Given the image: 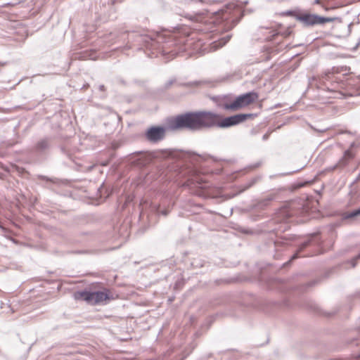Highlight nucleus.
<instances>
[{"mask_svg": "<svg viewBox=\"0 0 360 360\" xmlns=\"http://www.w3.org/2000/svg\"><path fill=\"white\" fill-rule=\"evenodd\" d=\"M75 297L76 299L82 300L91 304H99L108 298V294L102 291L78 292L75 293Z\"/></svg>", "mask_w": 360, "mask_h": 360, "instance_id": "obj_4", "label": "nucleus"}, {"mask_svg": "<svg viewBox=\"0 0 360 360\" xmlns=\"http://www.w3.org/2000/svg\"><path fill=\"white\" fill-rule=\"evenodd\" d=\"M360 215V207L344 214V219H350Z\"/></svg>", "mask_w": 360, "mask_h": 360, "instance_id": "obj_10", "label": "nucleus"}, {"mask_svg": "<svg viewBox=\"0 0 360 360\" xmlns=\"http://www.w3.org/2000/svg\"><path fill=\"white\" fill-rule=\"evenodd\" d=\"M257 98L258 94L257 93L253 91L248 92L238 96L232 103L224 104V108L233 111L237 110L253 103Z\"/></svg>", "mask_w": 360, "mask_h": 360, "instance_id": "obj_2", "label": "nucleus"}, {"mask_svg": "<svg viewBox=\"0 0 360 360\" xmlns=\"http://www.w3.org/2000/svg\"><path fill=\"white\" fill-rule=\"evenodd\" d=\"M280 214L285 216L287 218L291 216V213H290V211L286 208H283V210H281L280 212Z\"/></svg>", "mask_w": 360, "mask_h": 360, "instance_id": "obj_12", "label": "nucleus"}, {"mask_svg": "<svg viewBox=\"0 0 360 360\" xmlns=\"http://www.w3.org/2000/svg\"><path fill=\"white\" fill-rule=\"evenodd\" d=\"M337 18L322 17L316 15V25H322L325 23L333 22Z\"/></svg>", "mask_w": 360, "mask_h": 360, "instance_id": "obj_9", "label": "nucleus"}, {"mask_svg": "<svg viewBox=\"0 0 360 360\" xmlns=\"http://www.w3.org/2000/svg\"><path fill=\"white\" fill-rule=\"evenodd\" d=\"M162 213V214H164V215H167V212L166 211H163Z\"/></svg>", "mask_w": 360, "mask_h": 360, "instance_id": "obj_17", "label": "nucleus"}, {"mask_svg": "<svg viewBox=\"0 0 360 360\" xmlns=\"http://www.w3.org/2000/svg\"><path fill=\"white\" fill-rule=\"evenodd\" d=\"M295 17L304 26H309L315 24V15L310 14L306 11L296 12Z\"/></svg>", "mask_w": 360, "mask_h": 360, "instance_id": "obj_7", "label": "nucleus"}, {"mask_svg": "<svg viewBox=\"0 0 360 360\" xmlns=\"http://www.w3.org/2000/svg\"><path fill=\"white\" fill-rule=\"evenodd\" d=\"M307 245V243H304L302 244V247L300 248V250H302V248H304V247H306Z\"/></svg>", "mask_w": 360, "mask_h": 360, "instance_id": "obj_16", "label": "nucleus"}, {"mask_svg": "<svg viewBox=\"0 0 360 360\" xmlns=\"http://www.w3.org/2000/svg\"><path fill=\"white\" fill-rule=\"evenodd\" d=\"M216 113L207 111L188 112L172 119L168 128L176 130L186 128L191 130H199L202 128L212 127L217 123Z\"/></svg>", "mask_w": 360, "mask_h": 360, "instance_id": "obj_1", "label": "nucleus"}, {"mask_svg": "<svg viewBox=\"0 0 360 360\" xmlns=\"http://www.w3.org/2000/svg\"><path fill=\"white\" fill-rule=\"evenodd\" d=\"M230 39H231V36L228 34V35L225 36L224 37L220 39L219 41H214L211 45V49L212 51H216L219 48L224 46L230 40Z\"/></svg>", "mask_w": 360, "mask_h": 360, "instance_id": "obj_8", "label": "nucleus"}, {"mask_svg": "<svg viewBox=\"0 0 360 360\" xmlns=\"http://www.w3.org/2000/svg\"><path fill=\"white\" fill-rule=\"evenodd\" d=\"M186 17L188 18L190 20L195 22H201L202 19V15L200 14L194 15H188Z\"/></svg>", "mask_w": 360, "mask_h": 360, "instance_id": "obj_11", "label": "nucleus"}, {"mask_svg": "<svg viewBox=\"0 0 360 360\" xmlns=\"http://www.w3.org/2000/svg\"><path fill=\"white\" fill-rule=\"evenodd\" d=\"M260 32L262 34V37L260 39L264 40H272L276 35L281 34L284 37H288L291 34V30L288 29L285 31H282L281 28L278 30H271L269 28L261 27Z\"/></svg>", "mask_w": 360, "mask_h": 360, "instance_id": "obj_5", "label": "nucleus"}, {"mask_svg": "<svg viewBox=\"0 0 360 360\" xmlns=\"http://www.w3.org/2000/svg\"><path fill=\"white\" fill-rule=\"evenodd\" d=\"M352 158H353L352 153L350 151L347 150L345 152L344 158L342 161H345L347 159H351Z\"/></svg>", "mask_w": 360, "mask_h": 360, "instance_id": "obj_13", "label": "nucleus"}, {"mask_svg": "<svg viewBox=\"0 0 360 360\" xmlns=\"http://www.w3.org/2000/svg\"><path fill=\"white\" fill-rule=\"evenodd\" d=\"M357 259H360V253L354 258L352 260V265L353 267H354L356 266V262L355 260Z\"/></svg>", "mask_w": 360, "mask_h": 360, "instance_id": "obj_14", "label": "nucleus"}, {"mask_svg": "<svg viewBox=\"0 0 360 360\" xmlns=\"http://www.w3.org/2000/svg\"><path fill=\"white\" fill-rule=\"evenodd\" d=\"M165 129L164 127H153L148 130L146 136L149 141H158L165 137Z\"/></svg>", "mask_w": 360, "mask_h": 360, "instance_id": "obj_6", "label": "nucleus"}, {"mask_svg": "<svg viewBox=\"0 0 360 360\" xmlns=\"http://www.w3.org/2000/svg\"><path fill=\"white\" fill-rule=\"evenodd\" d=\"M316 4H319V0H316Z\"/></svg>", "mask_w": 360, "mask_h": 360, "instance_id": "obj_19", "label": "nucleus"}, {"mask_svg": "<svg viewBox=\"0 0 360 360\" xmlns=\"http://www.w3.org/2000/svg\"><path fill=\"white\" fill-rule=\"evenodd\" d=\"M297 257H298V255H297V253H296V254H295V255L292 257L291 259H296V258H297Z\"/></svg>", "mask_w": 360, "mask_h": 360, "instance_id": "obj_15", "label": "nucleus"}, {"mask_svg": "<svg viewBox=\"0 0 360 360\" xmlns=\"http://www.w3.org/2000/svg\"><path fill=\"white\" fill-rule=\"evenodd\" d=\"M216 116L217 117V120L214 127L217 126L221 128H227L243 122L248 118L252 117L253 115L238 114L231 117H225L222 120H221V117L219 115L216 114Z\"/></svg>", "mask_w": 360, "mask_h": 360, "instance_id": "obj_3", "label": "nucleus"}, {"mask_svg": "<svg viewBox=\"0 0 360 360\" xmlns=\"http://www.w3.org/2000/svg\"><path fill=\"white\" fill-rule=\"evenodd\" d=\"M100 88H101V90H103V88H104V86H101V87H100Z\"/></svg>", "mask_w": 360, "mask_h": 360, "instance_id": "obj_18", "label": "nucleus"}]
</instances>
